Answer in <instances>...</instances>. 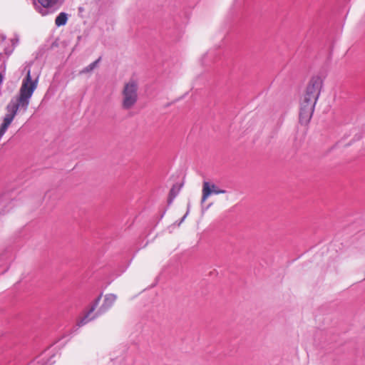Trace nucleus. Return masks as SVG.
Segmentation results:
<instances>
[{"mask_svg": "<svg viewBox=\"0 0 365 365\" xmlns=\"http://www.w3.org/2000/svg\"><path fill=\"white\" fill-rule=\"evenodd\" d=\"M67 20V14L66 13L61 12L56 18L55 24L57 26H64L66 24Z\"/></svg>", "mask_w": 365, "mask_h": 365, "instance_id": "obj_6", "label": "nucleus"}, {"mask_svg": "<svg viewBox=\"0 0 365 365\" xmlns=\"http://www.w3.org/2000/svg\"><path fill=\"white\" fill-rule=\"evenodd\" d=\"M101 61V58L97 59L96 61L93 62L90 65H88L87 67L84 68L81 73H88L91 72L94 68L97 66L98 62Z\"/></svg>", "mask_w": 365, "mask_h": 365, "instance_id": "obj_7", "label": "nucleus"}, {"mask_svg": "<svg viewBox=\"0 0 365 365\" xmlns=\"http://www.w3.org/2000/svg\"><path fill=\"white\" fill-rule=\"evenodd\" d=\"M2 80H3V76L0 73V84L2 82Z\"/></svg>", "mask_w": 365, "mask_h": 365, "instance_id": "obj_11", "label": "nucleus"}, {"mask_svg": "<svg viewBox=\"0 0 365 365\" xmlns=\"http://www.w3.org/2000/svg\"><path fill=\"white\" fill-rule=\"evenodd\" d=\"M316 103V101L302 96L299 114V122L302 125H307L310 121Z\"/></svg>", "mask_w": 365, "mask_h": 365, "instance_id": "obj_2", "label": "nucleus"}, {"mask_svg": "<svg viewBox=\"0 0 365 365\" xmlns=\"http://www.w3.org/2000/svg\"><path fill=\"white\" fill-rule=\"evenodd\" d=\"M90 320V319H88V315L86 316L84 319H83L80 324L81 325H83V324H86L88 321Z\"/></svg>", "mask_w": 365, "mask_h": 365, "instance_id": "obj_8", "label": "nucleus"}, {"mask_svg": "<svg viewBox=\"0 0 365 365\" xmlns=\"http://www.w3.org/2000/svg\"><path fill=\"white\" fill-rule=\"evenodd\" d=\"M174 194H175V192H174V187H173V188L171 189V190H170V195H173V197H175Z\"/></svg>", "mask_w": 365, "mask_h": 365, "instance_id": "obj_9", "label": "nucleus"}, {"mask_svg": "<svg viewBox=\"0 0 365 365\" xmlns=\"http://www.w3.org/2000/svg\"><path fill=\"white\" fill-rule=\"evenodd\" d=\"M174 194H175V192H174V187H173V188L171 189V190H170V195H173V197H175Z\"/></svg>", "mask_w": 365, "mask_h": 365, "instance_id": "obj_10", "label": "nucleus"}, {"mask_svg": "<svg viewBox=\"0 0 365 365\" xmlns=\"http://www.w3.org/2000/svg\"><path fill=\"white\" fill-rule=\"evenodd\" d=\"M323 81L321 76H313L309 80L302 97L317 101L323 86Z\"/></svg>", "mask_w": 365, "mask_h": 365, "instance_id": "obj_3", "label": "nucleus"}, {"mask_svg": "<svg viewBox=\"0 0 365 365\" xmlns=\"http://www.w3.org/2000/svg\"><path fill=\"white\" fill-rule=\"evenodd\" d=\"M202 195L201 202L203 203L211 195L224 194L225 193V190L220 189L216 185L213 183L205 181L202 184Z\"/></svg>", "mask_w": 365, "mask_h": 365, "instance_id": "obj_4", "label": "nucleus"}, {"mask_svg": "<svg viewBox=\"0 0 365 365\" xmlns=\"http://www.w3.org/2000/svg\"><path fill=\"white\" fill-rule=\"evenodd\" d=\"M117 299V296L113 294H108L105 296L103 304L102 307L103 309L106 310L110 308Z\"/></svg>", "mask_w": 365, "mask_h": 365, "instance_id": "obj_5", "label": "nucleus"}, {"mask_svg": "<svg viewBox=\"0 0 365 365\" xmlns=\"http://www.w3.org/2000/svg\"><path fill=\"white\" fill-rule=\"evenodd\" d=\"M138 83L130 79L125 82L121 91V107L123 110H130L136 104L138 99Z\"/></svg>", "mask_w": 365, "mask_h": 365, "instance_id": "obj_1", "label": "nucleus"}]
</instances>
